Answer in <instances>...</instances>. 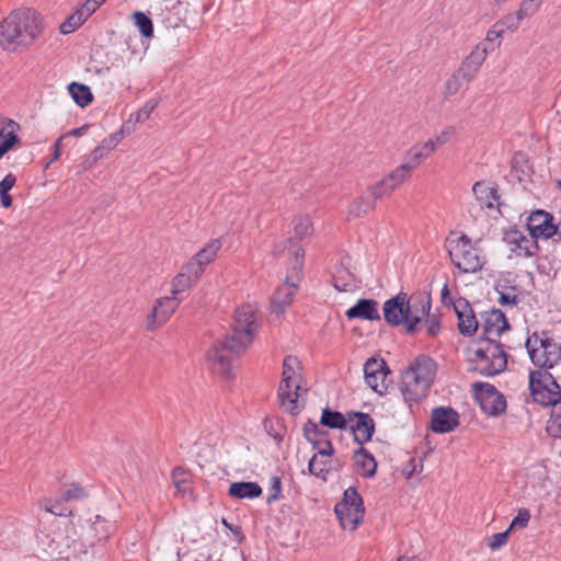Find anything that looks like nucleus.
Here are the masks:
<instances>
[{
  "mask_svg": "<svg viewBox=\"0 0 561 561\" xmlns=\"http://www.w3.org/2000/svg\"><path fill=\"white\" fill-rule=\"evenodd\" d=\"M256 308L244 305L234 312L231 333L224 340H217L207 353L208 362L215 373L229 376L232 362L251 344L257 325L255 322Z\"/></svg>",
  "mask_w": 561,
  "mask_h": 561,
  "instance_id": "1",
  "label": "nucleus"
},
{
  "mask_svg": "<svg viewBox=\"0 0 561 561\" xmlns=\"http://www.w3.org/2000/svg\"><path fill=\"white\" fill-rule=\"evenodd\" d=\"M42 31V18L36 11L25 8L13 10L0 22V46L11 53L28 47Z\"/></svg>",
  "mask_w": 561,
  "mask_h": 561,
  "instance_id": "2",
  "label": "nucleus"
},
{
  "mask_svg": "<svg viewBox=\"0 0 561 561\" xmlns=\"http://www.w3.org/2000/svg\"><path fill=\"white\" fill-rule=\"evenodd\" d=\"M473 354L477 360L474 369L485 376L500 374L507 365L503 345L492 336L480 337L473 350Z\"/></svg>",
  "mask_w": 561,
  "mask_h": 561,
  "instance_id": "3",
  "label": "nucleus"
},
{
  "mask_svg": "<svg viewBox=\"0 0 561 561\" xmlns=\"http://www.w3.org/2000/svg\"><path fill=\"white\" fill-rule=\"evenodd\" d=\"M447 249L453 264L462 273H474L484 265L481 250L467 234L448 240Z\"/></svg>",
  "mask_w": 561,
  "mask_h": 561,
  "instance_id": "4",
  "label": "nucleus"
},
{
  "mask_svg": "<svg viewBox=\"0 0 561 561\" xmlns=\"http://www.w3.org/2000/svg\"><path fill=\"white\" fill-rule=\"evenodd\" d=\"M334 512L343 529L355 530L363 522L365 508L362 496L355 488L345 490L343 499L335 505Z\"/></svg>",
  "mask_w": 561,
  "mask_h": 561,
  "instance_id": "5",
  "label": "nucleus"
},
{
  "mask_svg": "<svg viewBox=\"0 0 561 561\" xmlns=\"http://www.w3.org/2000/svg\"><path fill=\"white\" fill-rule=\"evenodd\" d=\"M313 232L311 220L308 216H297L293 220V233L294 236L290 237L287 241L288 247H284L283 249H279V247H276L274 250V253L276 255L284 252L286 249L288 250L290 254V265L291 270L295 272H300L304 266V257H305V251L302 247H300L298 243L294 242V239L302 240L304 238L310 237Z\"/></svg>",
  "mask_w": 561,
  "mask_h": 561,
  "instance_id": "6",
  "label": "nucleus"
},
{
  "mask_svg": "<svg viewBox=\"0 0 561 561\" xmlns=\"http://www.w3.org/2000/svg\"><path fill=\"white\" fill-rule=\"evenodd\" d=\"M113 524L100 515H91L84 519H79L73 524V534L88 547H94L102 540H106L112 531Z\"/></svg>",
  "mask_w": 561,
  "mask_h": 561,
  "instance_id": "7",
  "label": "nucleus"
},
{
  "mask_svg": "<svg viewBox=\"0 0 561 561\" xmlns=\"http://www.w3.org/2000/svg\"><path fill=\"white\" fill-rule=\"evenodd\" d=\"M436 376V363L428 356H417L410 363L403 373V382L405 386L424 385L431 386Z\"/></svg>",
  "mask_w": 561,
  "mask_h": 561,
  "instance_id": "8",
  "label": "nucleus"
},
{
  "mask_svg": "<svg viewBox=\"0 0 561 561\" xmlns=\"http://www.w3.org/2000/svg\"><path fill=\"white\" fill-rule=\"evenodd\" d=\"M431 296L430 294H417L407 298V323L405 331L413 333L416 325L424 321L431 311Z\"/></svg>",
  "mask_w": 561,
  "mask_h": 561,
  "instance_id": "9",
  "label": "nucleus"
},
{
  "mask_svg": "<svg viewBox=\"0 0 561 561\" xmlns=\"http://www.w3.org/2000/svg\"><path fill=\"white\" fill-rule=\"evenodd\" d=\"M527 229L535 239L559 236L560 222L554 225L553 216L546 210H535L527 217Z\"/></svg>",
  "mask_w": 561,
  "mask_h": 561,
  "instance_id": "10",
  "label": "nucleus"
},
{
  "mask_svg": "<svg viewBox=\"0 0 561 561\" xmlns=\"http://www.w3.org/2000/svg\"><path fill=\"white\" fill-rule=\"evenodd\" d=\"M474 399L489 416H499L506 410L505 397L496 388H473Z\"/></svg>",
  "mask_w": 561,
  "mask_h": 561,
  "instance_id": "11",
  "label": "nucleus"
},
{
  "mask_svg": "<svg viewBox=\"0 0 561 561\" xmlns=\"http://www.w3.org/2000/svg\"><path fill=\"white\" fill-rule=\"evenodd\" d=\"M410 175L400 165L389 172L385 178L368 187V194L374 201L389 196L396 188L402 185Z\"/></svg>",
  "mask_w": 561,
  "mask_h": 561,
  "instance_id": "12",
  "label": "nucleus"
},
{
  "mask_svg": "<svg viewBox=\"0 0 561 561\" xmlns=\"http://www.w3.org/2000/svg\"><path fill=\"white\" fill-rule=\"evenodd\" d=\"M291 274L286 277V280L283 285H280L272 300V311L276 314H283L285 312V309L293 302L294 296L298 288V282H299V273L295 272L290 268Z\"/></svg>",
  "mask_w": 561,
  "mask_h": 561,
  "instance_id": "13",
  "label": "nucleus"
},
{
  "mask_svg": "<svg viewBox=\"0 0 561 561\" xmlns=\"http://www.w3.org/2000/svg\"><path fill=\"white\" fill-rule=\"evenodd\" d=\"M459 425V414L450 407H438L432 410L431 428L434 433H449Z\"/></svg>",
  "mask_w": 561,
  "mask_h": 561,
  "instance_id": "14",
  "label": "nucleus"
},
{
  "mask_svg": "<svg viewBox=\"0 0 561 561\" xmlns=\"http://www.w3.org/2000/svg\"><path fill=\"white\" fill-rule=\"evenodd\" d=\"M494 47L495 45L489 47L486 43H479L474 47V49L469 54V56L462 61L461 66L458 69L460 73H462V77L471 81L478 73L483 61L485 60L489 50H493Z\"/></svg>",
  "mask_w": 561,
  "mask_h": 561,
  "instance_id": "15",
  "label": "nucleus"
},
{
  "mask_svg": "<svg viewBox=\"0 0 561 561\" xmlns=\"http://www.w3.org/2000/svg\"><path fill=\"white\" fill-rule=\"evenodd\" d=\"M179 305L180 299L173 295L159 299L148 317V329L154 330L157 327L165 323Z\"/></svg>",
  "mask_w": 561,
  "mask_h": 561,
  "instance_id": "16",
  "label": "nucleus"
},
{
  "mask_svg": "<svg viewBox=\"0 0 561 561\" xmlns=\"http://www.w3.org/2000/svg\"><path fill=\"white\" fill-rule=\"evenodd\" d=\"M407 294L400 293L383 304V318L390 325L397 327L407 323Z\"/></svg>",
  "mask_w": 561,
  "mask_h": 561,
  "instance_id": "17",
  "label": "nucleus"
},
{
  "mask_svg": "<svg viewBox=\"0 0 561 561\" xmlns=\"http://www.w3.org/2000/svg\"><path fill=\"white\" fill-rule=\"evenodd\" d=\"M454 309L458 317V329L463 335H472L478 329V321L473 310L465 298H458L454 302Z\"/></svg>",
  "mask_w": 561,
  "mask_h": 561,
  "instance_id": "18",
  "label": "nucleus"
},
{
  "mask_svg": "<svg viewBox=\"0 0 561 561\" xmlns=\"http://www.w3.org/2000/svg\"><path fill=\"white\" fill-rule=\"evenodd\" d=\"M308 380L304 375V367L298 357L288 355L283 362V373L280 386H301Z\"/></svg>",
  "mask_w": 561,
  "mask_h": 561,
  "instance_id": "19",
  "label": "nucleus"
},
{
  "mask_svg": "<svg viewBox=\"0 0 561 561\" xmlns=\"http://www.w3.org/2000/svg\"><path fill=\"white\" fill-rule=\"evenodd\" d=\"M504 241L510 245V249L517 256L530 257L535 254V250L538 248L535 240L527 238L523 232L518 230L508 231Z\"/></svg>",
  "mask_w": 561,
  "mask_h": 561,
  "instance_id": "20",
  "label": "nucleus"
},
{
  "mask_svg": "<svg viewBox=\"0 0 561 561\" xmlns=\"http://www.w3.org/2000/svg\"><path fill=\"white\" fill-rule=\"evenodd\" d=\"M350 420L352 417L356 419L354 425L351 426V430L354 434V440L363 447V445L369 442L375 432V422L369 414L355 412L348 414Z\"/></svg>",
  "mask_w": 561,
  "mask_h": 561,
  "instance_id": "21",
  "label": "nucleus"
},
{
  "mask_svg": "<svg viewBox=\"0 0 561 561\" xmlns=\"http://www.w3.org/2000/svg\"><path fill=\"white\" fill-rule=\"evenodd\" d=\"M300 390L306 393L308 388H278L280 407L291 415L298 414L305 407V398Z\"/></svg>",
  "mask_w": 561,
  "mask_h": 561,
  "instance_id": "22",
  "label": "nucleus"
},
{
  "mask_svg": "<svg viewBox=\"0 0 561 561\" xmlns=\"http://www.w3.org/2000/svg\"><path fill=\"white\" fill-rule=\"evenodd\" d=\"M510 324L505 314L500 309H492L483 316V334L495 339L508 330Z\"/></svg>",
  "mask_w": 561,
  "mask_h": 561,
  "instance_id": "23",
  "label": "nucleus"
},
{
  "mask_svg": "<svg viewBox=\"0 0 561 561\" xmlns=\"http://www.w3.org/2000/svg\"><path fill=\"white\" fill-rule=\"evenodd\" d=\"M220 248V240H211L201 251H198L196 255L187 263L188 270H195L199 275H202L205 266H207L215 260Z\"/></svg>",
  "mask_w": 561,
  "mask_h": 561,
  "instance_id": "24",
  "label": "nucleus"
},
{
  "mask_svg": "<svg viewBox=\"0 0 561 561\" xmlns=\"http://www.w3.org/2000/svg\"><path fill=\"white\" fill-rule=\"evenodd\" d=\"M99 8L93 0H87L66 22L60 25L64 34H69L80 27Z\"/></svg>",
  "mask_w": 561,
  "mask_h": 561,
  "instance_id": "25",
  "label": "nucleus"
},
{
  "mask_svg": "<svg viewBox=\"0 0 561 561\" xmlns=\"http://www.w3.org/2000/svg\"><path fill=\"white\" fill-rule=\"evenodd\" d=\"M345 316L351 319L380 320L378 302L373 299H359L355 306L351 307Z\"/></svg>",
  "mask_w": 561,
  "mask_h": 561,
  "instance_id": "26",
  "label": "nucleus"
},
{
  "mask_svg": "<svg viewBox=\"0 0 561 561\" xmlns=\"http://www.w3.org/2000/svg\"><path fill=\"white\" fill-rule=\"evenodd\" d=\"M388 374H390V370L383 359L369 358L364 365V375L367 386L383 385Z\"/></svg>",
  "mask_w": 561,
  "mask_h": 561,
  "instance_id": "27",
  "label": "nucleus"
},
{
  "mask_svg": "<svg viewBox=\"0 0 561 561\" xmlns=\"http://www.w3.org/2000/svg\"><path fill=\"white\" fill-rule=\"evenodd\" d=\"M546 333L541 335L534 333L526 341V348L529 354L531 362L538 367H547L549 357L547 356V350L541 347L539 341H543Z\"/></svg>",
  "mask_w": 561,
  "mask_h": 561,
  "instance_id": "28",
  "label": "nucleus"
},
{
  "mask_svg": "<svg viewBox=\"0 0 561 561\" xmlns=\"http://www.w3.org/2000/svg\"><path fill=\"white\" fill-rule=\"evenodd\" d=\"M534 402L543 408L554 407L561 403V388H529Z\"/></svg>",
  "mask_w": 561,
  "mask_h": 561,
  "instance_id": "29",
  "label": "nucleus"
},
{
  "mask_svg": "<svg viewBox=\"0 0 561 561\" xmlns=\"http://www.w3.org/2000/svg\"><path fill=\"white\" fill-rule=\"evenodd\" d=\"M228 494L234 499L253 500L262 494V488L256 482H233L230 484Z\"/></svg>",
  "mask_w": 561,
  "mask_h": 561,
  "instance_id": "30",
  "label": "nucleus"
},
{
  "mask_svg": "<svg viewBox=\"0 0 561 561\" xmlns=\"http://www.w3.org/2000/svg\"><path fill=\"white\" fill-rule=\"evenodd\" d=\"M354 461L362 477L371 478L375 476L377 462L366 448L360 447L354 453Z\"/></svg>",
  "mask_w": 561,
  "mask_h": 561,
  "instance_id": "31",
  "label": "nucleus"
},
{
  "mask_svg": "<svg viewBox=\"0 0 561 561\" xmlns=\"http://www.w3.org/2000/svg\"><path fill=\"white\" fill-rule=\"evenodd\" d=\"M20 129V125L10 118H3L0 121V149L8 147V151L19 142L16 135Z\"/></svg>",
  "mask_w": 561,
  "mask_h": 561,
  "instance_id": "32",
  "label": "nucleus"
},
{
  "mask_svg": "<svg viewBox=\"0 0 561 561\" xmlns=\"http://www.w3.org/2000/svg\"><path fill=\"white\" fill-rule=\"evenodd\" d=\"M332 282L334 288L339 291H353L358 287L353 273L343 265L336 267Z\"/></svg>",
  "mask_w": 561,
  "mask_h": 561,
  "instance_id": "33",
  "label": "nucleus"
},
{
  "mask_svg": "<svg viewBox=\"0 0 561 561\" xmlns=\"http://www.w3.org/2000/svg\"><path fill=\"white\" fill-rule=\"evenodd\" d=\"M201 276L195 270H188V264H186L183 272L179 273L172 282V295L178 297L180 293L192 287Z\"/></svg>",
  "mask_w": 561,
  "mask_h": 561,
  "instance_id": "34",
  "label": "nucleus"
},
{
  "mask_svg": "<svg viewBox=\"0 0 561 561\" xmlns=\"http://www.w3.org/2000/svg\"><path fill=\"white\" fill-rule=\"evenodd\" d=\"M472 192L476 198L488 208H492L494 202L499 198L496 190L486 185L484 182L474 183Z\"/></svg>",
  "mask_w": 561,
  "mask_h": 561,
  "instance_id": "35",
  "label": "nucleus"
},
{
  "mask_svg": "<svg viewBox=\"0 0 561 561\" xmlns=\"http://www.w3.org/2000/svg\"><path fill=\"white\" fill-rule=\"evenodd\" d=\"M68 92L80 107L88 106L92 100L93 95L90 88L85 84L72 82L68 85Z\"/></svg>",
  "mask_w": 561,
  "mask_h": 561,
  "instance_id": "36",
  "label": "nucleus"
},
{
  "mask_svg": "<svg viewBox=\"0 0 561 561\" xmlns=\"http://www.w3.org/2000/svg\"><path fill=\"white\" fill-rule=\"evenodd\" d=\"M375 202L367 193L366 195L355 198L348 206V217H359L374 209Z\"/></svg>",
  "mask_w": 561,
  "mask_h": 561,
  "instance_id": "37",
  "label": "nucleus"
},
{
  "mask_svg": "<svg viewBox=\"0 0 561 561\" xmlns=\"http://www.w3.org/2000/svg\"><path fill=\"white\" fill-rule=\"evenodd\" d=\"M320 423L329 428L344 430L347 426L346 417L336 411H332L329 408L322 410Z\"/></svg>",
  "mask_w": 561,
  "mask_h": 561,
  "instance_id": "38",
  "label": "nucleus"
},
{
  "mask_svg": "<svg viewBox=\"0 0 561 561\" xmlns=\"http://www.w3.org/2000/svg\"><path fill=\"white\" fill-rule=\"evenodd\" d=\"M424 159L426 158L423 156L417 145H414L404 156L401 167L410 175L412 170L417 168Z\"/></svg>",
  "mask_w": 561,
  "mask_h": 561,
  "instance_id": "39",
  "label": "nucleus"
},
{
  "mask_svg": "<svg viewBox=\"0 0 561 561\" xmlns=\"http://www.w3.org/2000/svg\"><path fill=\"white\" fill-rule=\"evenodd\" d=\"M131 20L134 21V24L137 26L142 36L147 38H151L153 36L152 21L144 12H134L131 15Z\"/></svg>",
  "mask_w": 561,
  "mask_h": 561,
  "instance_id": "40",
  "label": "nucleus"
},
{
  "mask_svg": "<svg viewBox=\"0 0 561 561\" xmlns=\"http://www.w3.org/2000/svg\"><path fill=\"white\" fill-rule=\"evenodd\" d=\"M541 347L546 348L547 356L549 357L547 368H552L560 362V344L556 343L552 339L545 335L543 341H539Z\"/></svg>",
  "mask_w": 561,
  "mask_h": 561,
  "instance_id": "41",
  "label": "nucleus"
},
{
  "mask_svg": "<svg viewBox=\"0 0 561 561\" xmlns=\"http://www.w3.org/2000/svg\"><path fill=\"white\" fill-rule=\"evenodd\" d=\"M465 82H470V80L465 79L462 77V73H460L459 70H456L451 75V77L446 81V84H445L446 95H448V96L455 95L460 90V88L462 87V84Z\"/></svg>",
  "mask_w": 561,
  "mask_h": 561,
  "instance_id": "42",
  "label": "nucleus"
},
{
  "mask_svg": "<svg viewBox=\"0 0 561 561\" xmlns=\"http://www.w3.org/2000/svg\"><path fill=\"white\" fill-rule=\"evenodd\" d=\"M542 0H524L517 10L519 18L523 20L528 16H533L539 11Z\"/></svg>",
  "mask_w": 561,
  "mask_h": 561,
  "instance_id": "43",
  "label": "nucleus"
},
{
  "mask_svg": "<svg viewBox=\"0 0 561 561\" xmlns=\"http://www.w3.org/2000/svg\"><path fill=\"white\" fill-rule=\"evenodd\" d=\"M282 495V480L279 477L273 476L270 480V494L266 499L268 504L280 499Z\"/></svg>",
  "mask_w": 561,
  "mask_h": 561,
  "instance_id": "44",
  "label": "nucleus"
},
{
  "mask_svg": "<svg viewBox=\"0 0 561 561\" xmlns=\"http://www.w3.org/2000/svg\"><path fill=\"white\" fill-rule=\"evenodd\" d=\"M158 101L157 100H149L145 103V105L135 114V122L136 123H144L149 117L150 114L153 112V110L157 107Z\"/></svg>",
  "mask_w": 561,
  "mask_h": 561,
  "instance_id": "45",
  "label": "nucleus"
},
{
  "mask_svg": "<svg viewBox=\"0 0 561 561\" xmlns=\"http://www.w3.org/2000/svg\"><path fill=\"white\" fill-rule=\"evenodd\" d=\"M122 139V133H114L101 141L98 146V151H111L121 142Z\"/></svg>",
  "mask_w": 561,
  "mask_h": 561,
  "instance_id": "46",
  "label": "nucleus"
},
{
  "mask_svg": "<svg viewBox=\"0 0 561 561\" xmlns=\"http://www.w3.org/2000/svg\"><path fill=\"white\" fill-rule=\"evenodd\" d=\"M87 492L80 485L73 484L71 485L61 496V501H78L87 497Z\"/></svg>",
  "mask_w": 561,
  "mask_h": 561,
  "instance_id": "47",
  "label": "nucleus"
},
{
  "mask_svg": "<svg viewBox=\"0 0 561 561\" xmlns=\"http://www.w3.org/2000/svg\"><path fill=\"white\" fill-rule=\"evenodd\" d=\"M529 519V511L527 508H520L508 527L510 531L514 528H525L528 525Z\"/></svg>",
  "mask_w": 561,
  "mask_h": 561,
  "instance_id": "48",
  "label": "nucleus"
},
{
  "mask_svg": "<svg viewBox=\"0 0 561 561\" xmlns=\"http://www.w3.org/2000/svg\"><path fill=\"white\" fill-rule=\"evenodd\" d=\"M522 21L523 19L519 18V14L516 11L514 14L506 15L502 21L497 22V24H502L504 32H515L518 28Z\"/></svg>",
  "mask_w": 561,
  "mask_h": 561,
  "instance_id": "49",
  "label": "nucleus"
},
{
  "mask_svg": "<svg viewBox=\"0 0 561 561\" xmlns=\"http://www.w3.org/2000/svg\"><path fill=\"white\" fill-rule=\"evenodd\" d=\"M455 134V128L449 126L444 128L439 134H437L435 137L431 138L430 140L435 145V148L445 145Z\"/></svg>",
  "mask_w": 561,
  "mask_h": 561,
  "instance_id": "50",
  "label": "nucleus"
},
{
  "mask_svg": "<svg viewBox=\"0 0 561 561\" xmlns=\"http://www.w3.org/2000/svg\"><path fill=\"white\" fill-rule=\"evenodd\" d=\"M508 534H510V529H507L503 533H497V534L492 535L489 539V547L492 550L500 549L507 542Z\"/></svg>",
  "mask_w": 561,
  "mask_h": 561,
  "instance_id": "51",
  "label": "nucleus"
},
{
  "mask_svg": "<svg viewBox=\"0 0 561 561\" xmlns=\"http://www.w3.org/2000/svg\"><path fill=\"white\" fill-rule=\"evenodd\" d=\"M309 472L316 477H323V473L328 471L327 465L317 459V456H313L308 466Z\"/></svg>",
  "mask_w": 561,
  "mask_h": 561,
  "instance_id": "52",
  "label": "nucleus"
},
{
  "mask_svg": "<svg viewBox=\"0 0 561 561\" xmlns=\"http://www.w3.org/2000/svg\"><path fill=\"white\" fill-rule=\"evenodd\" d=\"M426 324V331L430 335L434 336L439 332L440 323L439 319L435 314H428L424 320Z\"/></svg>",
  "mask_w": 561,
  "mask_h": 561,
  "instance_id": "53",
  "label": "nucleus"
},
{
  "mask_svg": "<svg viewBox=\"0 0 561 561\" xmlns=\"http://www.w3.org/2000/svg\"><path fill=\"white\" fill-rule=\"evenodd\" d=\"M504 34L502 24L495 23L486 33L485 42L494 44Z\"/></svg>",
  "mask_w": 561,
  "mask_h": 561,
  "instance_id": "54",
  "label": "nucleus"
},
{
  "mask_svg": "<svg viewBox=\"0 0 561 561\" xmlns=\"http://www.w3.org/2000/svg\"><path fill=\"white\" fill-rule=\"evenodd\" d=\"M16 183V176L12 173H8L0 182V194H9Z\"/></svg>",
  "mask_w": 561,
  "mask_h": 561,
  "instance_id": "55",
  "label": "nucleus"
},
{
  "mask_svg": "<svg viewBox=\"0 0 561 561\" xmlns=\"http://www.w3.org/2000/svg\"><path fill=\"white\" fill-rule=\"evenodd\" d=\"M422 469H423V460L412 458L410 460L408 467L404 469V473L407 474L408 478H410L413 474L421 472Z\"/></svg>",
  "mask_w": 561,
  "mask_h": 561,
  "instance_id": "56",
  "label": "nucleus"
},
{
  "mask_svg": "<svg viewBox=\"0 0 561 561\" xmlns=\"http://www.w3.org/2000/svg\"><path fill=\"white\" fill-rule=\"evenodd\" d=\"M44 508L56 516H66L67 512L64 508L59 507V501L53 503L50 500L45 501Z\"/></svg>",
  "mask_w": 561,
  "mask_h": 561,
  "instance_id": "57",
  "label": "nucleus"
},
{
  "mask_svg": "<svg viewBox=\"0 0 561 561\" xmlns=\"http://www.w3.org/2000/svg\"><path fill=\"white\" fill-rule=\"evenodd\" d=\"M499 302L502 306H516L518 297L515 293H500Z\"/></svg>",
  "mask_w": 561,
  "mask_h": 561,
  "instance_id": "58",
  "label": "nucleus"
},
{
  "mask_svg": "<svg viewBox=\"0 0 561 561\" xmlns=\"http://www.w3.org/2000/svg\"><path fill=\"white\" fill-rule=\"evenodd\" d=\"M174 485L178 490H184L183 484L186 483L185 472L181 468H175L172 471Z\"/></svg>",
  "mask_w": 561,
  "mask_h": 561,
  "instance_id": "59",
  "label": "nucleus"
},
{
  "mask_svg": "<svg viewBox=\"0 0 561 561\" xmlns=\"http://www.w3.org/2000/svg\"><path fill=\"white\" fill-rule=\"evenodd\" d=\"M549 375L547 371H531L529 375V386H546L541 378Z\"/></svg>",
  "mask_w": 561,
  "mask_h": 561,
  "instance_id": "60",
  "label": "nucleus"
},
{
  "mask_svg": "<svg viewBox=\"0 0 561 561\" xmlns=\"http://www.w3.org/2000/svg\"><path fill=\"white\" fill-rule=\"evenodd\" d=\"M416 145L425 158L430 157L436 150L435 145L430 139L425 142H421V144H416Z\"/></svg>",
  "mask_w": 561,
  "mask_h": 561,
  "instance_id": "61",
  "label": "nucleus"
},
{
  "mask_svg": "<svg viewBox=\"0 0 561 561\" xmlns=\"http://www.w3.org/2000/svg\"><path fill=\"white\" fill-rule=\"evenodd\" d=\"M401 390V394L402 397L404 398V400L407 402H409V404H411V402H415L416 399L412 397V388H400Z\"/></svg>",
  "mask_w": 561,
  "mask_h": 561,
  "instance_id": "62",
  "label": "nucleus"
},
{
  "mask_svg": "<svg viewBox=\"0 0 561 561\" xmlns=\"http://www.w3.org/2000/svg\"><path fill=\"white\" fill-rule=\"evenodd\" d=\"M12 196L10 194H0V203L4 208H10L12 206Z\"/></svg>",
  "mask_w": 561,
  "mask_h": 561,
  "instance_id": "63",
  "label": "nucleus"
},
{
  "mask_svg": "<svg viewBox=\"0 0 561 561\" xmlns=\"http://www.w3.org/2000/svg\"><path fill=\"white\" fill-rule=\"evenodd\" d=\"M332 453H333V447H332V444H331L329 440H327V442L324 443V447H323V448L319 449V454H320L321 456H327V457H329V456H331V455H332Z\"/></svg>",
  "mask_w": 561,
  "mask_h": 561,
  "instance_id": "64",
  "label": "nucleus"
}]
</instances>
